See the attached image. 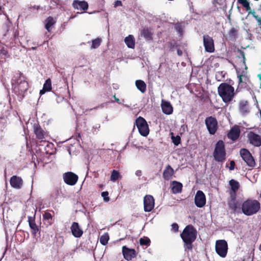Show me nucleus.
<instances>
[{"label": "nucleus", "instance_id": "26", "mask_svg": "<svg viewBox=\"0 0 261 261\" xmlns=\"http://www.w3.org/2000/svg\"><path fill=\"white\" fill-rule=\"evenodd\" d=\"M42 216L43 223L46 226H50L54 223L53 216L48 212H45Z\"/></svg>", "mask_w": 261, "mask_h": 261}, {"label": "nucleus", "instance_id": "39", "mask_svg": "<svg viewBox=\"0 0 261 261\" xmlns=\"http://www.w3.org/2000/svg\"><path fill=\"white\" fill-rule=\"evenodd\" d=\"M238 3L241 4L246 9L247 11H251L250 4L248 0H238Z\"/></svg>", "mask_w": 261, "mask_h": 261}, {"label": "nucleus", "instance_id": "46", "mask_svg": "<svg viewBox=\"0 0 261 261\" xmlns=\"http://www.w3.org/2000/svg\"><path fill=\"white\" fill-rule=\"evenodd\" d=\"M172 229L174 232H177L178 230L179 226L176 223H174L172 224Z\"/></svg>", "mask_w": 261, "mask_h": 261}, {"label": "nucleus", "instance_id": "37", "mask_svg": "<svg viewBox=\"0 0 261 261\" xmlns=\"http://www.w3.org/2000/svg\"><path fill=\"white\" fill-rule=\"evenodd\" d=\"M120 177L121 175L118 171L113 170L112 171L111 175L110 177V180L111 181H115Z\"/></svg>", "mask_w": 261, "mask_h": 261}, {"label": "nucleus", "instance_id": "50", "mask_svg": "<svg viewBox=\"0 0 261 261\" xmlns=\"http://www.w3.org/2000/svg\"><path fill=\"white\" fill-rule=\"evenodd\" d=\"M113 98H114L115 99V101H116L117 103H118V104H121V101L120 100V99L116 97V95L114 94L113 96ZM112 102H114V101H112Z\"/></svg>", "mask_w": 261, "mask_h": 261}, {"label": "nucleus", "instance_id": "35", "mask_svg": "<svg viewBox=\"0 0 261 261\" xmlns=\"http://www.w3.org/2000/svg\"><path fill=\"white\" fill-rule=\"evenodd\" d=\"M239 109H240V112L242 114H245L249 112L248 109V106H247V101H241L240 102Z\"/></svg>", "mask_w": 261, "mask_h": 261}, {"label": "nucleus", "instance_id": "9", "mask_svg": "<svg viewBox=\"0 0 261 261\" xmlns=\"http://www.w3.org/2000/svg\"><path fill=\"white\" fill-rule=\"evenodd\" d=\"M240 153L243 160L248 166L250 167H254L255 165L254 159L248 149L242 148L240 150Z\"/></svg>", "mask_w": 261, "mask_h": 261}, {"label": "nucleus", "instance_id": "10", "mask_svg": "<svg viewBox=\"0 0 261 261\" xmlns=\"http://www.w3.org/2000/svg\"><path fill=\"white\" fill-rule=\"evenodd\" d=\"M203 42L205 51L210 53L214 52V41L212 37L208 35H204L203 36Z\"/></svg>", "mask_w": 261, "mask_h": 261}, {"label": "nucleus", "instance_id": "38", "mask_svg": "<svg viewBox=\"0 0 261 261\" xmlns=\"http://www.w3.org/2000/svg\"><path fill=\"white\" fill-rule=\"evenodd\" d=\"M109 240V236L108 233H105L100 237V243L102 245H106Z\"/></svg>", "mask_w": 261, "mask_h": 261}, {"label": "nucleus", "instance_id": "19", "mask_svg": "<svg viewBox=\"0 0 261 261\" xmlns=\"http://www.w3.org/2000/svg\"><path fill=\"white\" fill-rule=\"evenodd\" d=\"M72 235L75 238H80L83 234V231L77 222H73L71 227Z\"/></svg>", "mask_w": 261, "mask_h": 261}, {"label": "nucleus", "instance_id": "48", "mask_svg": "<svg viewBox=\"0 0 261 261\" xmlns=\"http://www.w3.org/2000/svg\"><path fill=\"white\" fill-rule=\"evenodd\" d=\"M235 162L234 161H231L230 162V166L229 167L230 170H233L235 167Z\"/></svg>", "mask_w": 261, "mask_h": 261}, {"label": "nucleus", "instance_id": "2", "mask_svg": "<svg viewBox=\"0 0 261 261\" xmlns=\"http://www.w3.org/2000/svg\"><path fill=\"white\" fill-rule=\"evenodd\" d=\"M197 237V231L192 225H188L180 234V237L184 242L185 247L188 250L192 249V243Z\"/></svg>", "mask_w": 261, "mask_h": 261}, {"label": "nucleus", "instance_id": "24", "mask_svg": "<svg viewBox=\"0 0 261 261\" xmlns=\"http://www.w3.org/2000/svg\"><path fill=\"white\" fill-rule=\"evenodd\" d=\"M171 191L173 194L180 193L182 191V184L176 180L172 181L171 182Z\"/></svg>", "mask_w": 261, "mask_h": 261}, {"label": "nucleus", "instance_id": "13", "mask_svg": "<svg viewBox=\"0 0 261 261\" xmlns=\"http://www.w3.org/2000/svg\"><path fill=\"white\" fill-rule=\"evenodd\" d=\"M78 178V176L72 172H67L63 174L64 182L70 186L75 185L77 181Z\"/></svg>", "mask_w": 261, "mask_h": 261}, {"label": "nucleus", "instance_id": "30", "mask_svg": "<svg viewBox=\"0 0 261 261\" xmlns=\"http://www.w3.org/2000/svg\"><path fill=\"white\" fill-rule=\"evenodd\" d=\"M136 86L137 89L142 93H144L146 90V84L145 83L141 80L136 81Z\"/></svg>", "mask_w": 261, "mask_h": 261}, {"label": "nucleus", "instance_id": "34", "mask_svg": "<svg viewBox=\"0 0 261 261\" xmlns=\"http://www.w3.org/2000/svg\"><path fill=\"white\" fill-rule=\"evenodd\" d=\"M46 144L44 147V150L46 154H51L54 152V144L48 142L43 141Z\"/></svg>", "mask_w": 261, "mask_h": 261}, {"label": "nucleus", "instance_id": "31", "mask_svg": "<svg viewBox=\"0 0 261 261\" xmlns=\"http://www.w3.org/2000/svg\"><path fill=\"white\" fill-rule=\"evenodd\" d=\"M56 23V21L51 16L48 17L45 20V29L48 32L50 31V28Z\"/></svg>", "mask_w": 261, "mask_h": 261}, {"label": "nucleus", "instance_id": "55", "mask_svg": "<svg viewBox=\"0 0 261 261\" xmlns=\"http://www.w3.org/2000/svg\"><path fill=\"white\" fill-rule=\"evenodd\" d=\"M103 187V185H99V187H100V188H101V187Z\"/></svg>", "mask_w": 261, "mask_h": 261}, {"label": "nucleus", "instance_id": "51", "mask_svg": "<svg viewBox=\"0 0 261 261\" xmlns=\"http://www.w3.org/2000/svg\"><path fill=\"white\" fill-rule=\"evenodd\" d=\"M135 174L137 176H141L142 175V171L141 170H138L136 171V173H135Z\"/></svg>", "mask_w": 261, "mask_h": 261}, {"label": "nucleus", "instance_id": "32", "mask_svg": "<svg viewBox=\"0 0 261 261\" xmlns=\"http://www.w3.org/2000/svg\"><path fill=\"white\" fill-rule=\"evenodd\" d=\"M229 184L230 186L231 187V189L233 191V194L236 195L237 191L239 190L240 188V184L239 182L234 180V179H231L229 181Z\"/></svg>", "mask_w": 261, "mask_h": 261}, {"label": "nucleus", "instance_id": "28", "mask_svg": "<svg viewBox=\"0 0 261 261\" xmlns=\"http://www.w3.org/2000/svg\"><path fill=\"white\" fill-rule=\"evenodd\" d=\"M51 90V80L49 78L47 79L43 87V89L40 90V94L42 95L44 94L46 92L50 91Z\"/></svg>", "mask_w": 261, "mask_h": 261}, {"label": "nucleus", "instance_id": "17", "mask_svg": "<svg viewBox=\"0 0 261 261\" xmlns=\"http://www.w3.org/2000/svg\"><path fill=\"white\" fill-rule=\"evenodd\" d=\"M28 219L29 225L31 229V233L33 236H36L37 233L40 231V228L36 224L35 217L28 216Z\"/></svg>", "mask_w": 261, "mask_h": 261}, {"label": "nucleus", "instance_id": "42", "mask_svg": "<svg viewBox=\"0 0 261 261\" xmlns=\"http://www.w3.org/2000/svg\"><path fill=\"white\" fill-rule=\"evenodd\" d=\"M237 73L238 74V77L239 78V83L241 84L243 83V78L246 81L247 79V76L246 75L247 72L243 71L241 74H239V72L237 70Z\"/></svg>", "mask_w": 261, "mask_h": 261}, {"label": "nucleus", "instance_id": "16", "mask_svg": "<svg viewBox=\"0 0 261 261\" xmlns=\"http://www.w3.org/2000/svg\"><path fill=\"white\" fill-rule=\"evenodd\" d=\"M122 252L124 258L127 261L131 260L137 255V253L134 249H130L126 246L122 247Z\"/></svg>", "mask_w": 261, "mask_h": 261}, {"label": "nucleus", "instance_id": "53", "mask_svg": "<svg viewBox=\"0 0 261 261\" xmlns=\"http://www.w3.org/2000/svg\"><path fill=\"white\" fill-rule=\"evenodd\" d=\"M258 77L259 78L260 80H261V74H258Z\"/></svg>", "mask_w": 261, "mask_h": 261}, {"label": "nucleus", "instance_id": "52", "mask_svg": "<svg viewBox=\"0 0 261 261\" xmlns=\"http://www.w3.org/2000/svg\"><path fill=\"white\" fill-rule=\"evenodd\" d=\"M177 53L179 56H181L182 54V51L180 49H177Z\"/></svg>", "mask_w": 261, "mask_h": 261}, {"label": "nucleus", "instance_id": "7", "mask_svg": "<svg viewBox=\"0 0 261 261\" xmlns=\"http://www.w3.org/2000/svg\"><path fill=\"white\" fill-rule=\"evenodd\" d=\"M215 250L217 253L221 257H225L227 253L228 245L224 240H218L216 242Z\"/></svg>", "mask_w": 261, "mask_h": 261}, {"label": "nucleus", "instance_id": "29", "mask_svg": "<svg viewBox=\"0 0 261 261\" xmlns=\"http://www.w3.org/2000/svg\"><path fill=\"white\" fill-rule=\"evenodd\" d=\"M152 33L148 29L144 28L141 31V35L147 40L152 39Z\"/></svg>", "mask_w": 261, "mask_h": 261}, {"label": "nucleus", "instance_id": "20", "mask_svg": "<svg viewBox=\"0 0 261 261\" xmlns=\"http://www.w3.org/2000/svg\"><path fill=\"white\" fill-rule=\"evenodd\" d=\"M72 6L75 9L85 11L88 9V4L85 1H80L74 0L72 3Z\"/></svg>", "mask_w": 261, "mask_h": 261}, {"label": "nucleus", "instance_id": "57", "mask_svg": "<svg viewBox=\"0 0 261 261\" xmlns=\"http://www.w3.org/2000/svg\"><path fill=\"white\" fill-rule=\"evenodd\" d=\"M145 261H146V260H145Z\"/></svg>", "mask_w": 261, "mask_h": 261}, {"label": "nucleus", "instance_id": "18", "mask_svg": "<svg viewBox=\"0 0 261 261\" xmlns=\"http://www.w3.org/2000/svg\"><path fill=\"white\" fill-rule=\"evenodd\" d=\"M10 184L12 188L20 189L22 186L23 180L20 177L13 175L10 178Z\"/></svg>", "mask_w": 261, "mask_h": 261}, {"label": "nucleus", "instance_id": "41", "mask_svg": "<svg viewBox=\"0 0 261 261\" xmlns=\"http://www.w3.org/2000/svg\"><path fill=\"white\" fill-rule=\"evenodd\" d=\"M171 139H172V142L174 143V144L175 145H176V146L178 145L181 142V138H180V136L177 135L175 137L173 136V133H171Z\"/></svg>", "mask_w": 261, "mask_h": 261}, {"label": "nucleus", "instance_id": "33", "mask_svg": "<svg viewBox=\"0 0 261 261\" xmlns=\"http://www.w3.org/2000/svg\"><path fill=\"white\" fill-rule=\"evenodd\" d=\"M124 42L128 47L134 48L135 47V43L133 36L132 35H128L124 39Z\"/></svg>", "mask_w": 261, "mask_h": 261}, {"label": "nucleus", "instance_id": "5", "mask_svg": "<svg viewBox=\"0 0 261 261\" xmlns=\"http://www.w3.org/2000/svg\"><path fill=\"white\" fill-rule=\"evenodd\" d=\"M226 155L224 143L222 140H219L215 145L213 152L214 158L216 161L223 163L226 160Z\"/></svg>", "mask_w": 261, "mask_h": 261}, {"label": "nucleus", "instance_id": "56", "mask_svg": "<svg viewBox=\"0 0 261 261\" xmlns=\"http://www.w3.org/2000/svg\"><path fill=\"white\" fill-rule=\"evenodd\" d=\"M36 48V47H32V49H35Z\"/></svg>", "mask_w": 261, "mask_h": 261}, {"label": "nucleus", "instance_id": "4", "mask_svg": "<svg viewBox=\"0 0 261 261\" xmlns=\"http://www.w3.org/2000/svg\"><path fill=\"white\" fill-rule=\"evenodd\" d=\"M260 208V203L256 200L251 199H248L244 201L241 206L243 213L246 216H251L256 214Z\"/></svg>", "mask_w": 261, "mask_h": 261}, {"label": "nucleus", "instance_id": "49", "mask_svg": "<svg viewBox=\"0 0 261 261\" xmlns=\"http://www.w3.org/2000/svg\"><path fill=\"white\" fill-rule=\"evenodd\" d=\"M114 5V7H117L118 6H121L122 5V3L121 1L117 0L115 2Z\"/></svg>", "mask_w": 261, "mask_h": 261}, {"label": "nucleus", "instance_id": "43", "mask_svg": "<svg viewBox=\"0 0 261 261\" xmlns=\"http://www.w3.org/2000/svg\"><path fill=\"white\" fill-rule=\"evenodd\" d=\"M230 37L236 38L238 35V30L234 28H232L229 32Z\"/></svg>", "mask_w": 261, "mask_h": 261}, {"label": "nucleus", "instance_id": "14", "mask_svg": "<svg viewBox=\"0 0 261 261\" xmlns=\"http://www.w3.org/2000/svg\"><path fill=\"white\" fill-rule=\"evenodd\" d=\"M195 204L198 207H202L206 203V198L204 193L198 190L195 195L194 198Z\"/></svg>", "mask_w": 261, "mask_h": 261}, {"label": "nucleus", "instance_id": "11", "mask_svg": "<svg viewBox=\"0 0 261 261\" xmlns=\"http://www.w3.org/2000/svg\"><path fill=\"white\" fill-rule=\"evenodd\" d=\"M33 131L36 138L41 141H43L48 136V132L44 130L38 123L34 124Z\"/></svg>", "mask_w": 261, "mask_h": 261}, {"label": "nucleus", "instance_id": "15", "mask_svg": "<svg viewBox=\"0 0 261 261\" xmlns=\"http://www.w3.org/2000/svg\"><path fill=\"white\" fill-rule=\"evenodd\" d=\"M247 138L249 143L255 147H259L261 146V137L254 133L250 132L247 134Z\"/></svg>", "mask_w": 261, "mask_h": 261}, {"label": "nucleus", "instance_id": "23", "mask_svg": "<svg viewBox=\"0 0 261 261\" xmlns=\"http://www.w3.org/2000/svg\"><path fill=\"white\" fill-rule=\"evenodd\" d=\"M228 205L229 208L232 210L233 212H236L240 207V204L236 199V194H231L230 200L228 201Z\"/></svg>", "mask_w": 261, "mask_h": 261}, {"label": "nucleus", "instance_id": "44", "mask_svg": "<svg viewBox=\"0 0 261 261\" xmlns=\"http://www.w3.org/2000/svg\"><path fill=\"white\" fill-rule=\"evenodd\" d=\"M101 196L103 197L105 202H108L110 201V197H109V192L108 191L102 192L101 193Z\"/></svg>", "mask_w": 261, "mask_h": 261}, {"label": "nucleus", "instance_id": "8", "mask_svg": "<svg viewBox=\"0 0 261 261\" xmlns=\"http://www.w3.org/2000/svg\"><path fill=\"white\" fill-rule=\"evenodd\" d=\"M205 124L208 132L211 135H214L218 128V121L216 118L209 116L205 118Z\"/></svg>", "mask_w": 261, "mask_h": 261}, {"label": "nucleus", "instance_id": "36", "mask_svg": "<svg viewBox=\"0 0 261 261\" xmlns=\"http://www.w3.org/2000/svg\"><path fill=\"white\" fill-rule=\"evenodd\" d=\"M101 39L100 38H97L92 41V45L91 46V49H95L98 48L101 44Z\"/></svg>", "mask_w": 261, "mask_h": 261}, {"label": "nucleus", "instance_id": "25", "mask_svg": "<svg viewBox=\"0 0 261 261\" xmlns=\"http://www.w3.org/2000/svg\"><path fill=\"white\" fill-rule=\"evenodd\" d=\"M174 170L170 165L166 166L163 173V177L165 180L170 179L174 174Z\"/></svg>", "mask_w": 261, "mask_h": 261}, {"label": "nucleus", "instance_id": "22", "mask_svg": "<svg viewBox=\"0 0 261 261\" xmlns=\"http://www.w3.org/2000/svg\"><path fill=\"white\" fill-rule=\"evenodd\" d=\"M237 53V57L238 58L237 61L238 64H239V65L241 66H244L245 69L247 70V66L246 64V58L244 52L240 49H238Z\"/></svg>", "mask_w": 261, "mask_h": 261}, {"label": "nucleus", "instance_id": "47", "mask_svg": "<svg viewBox=\"0 0 261 261\" xmlns=\"http://www.w3.org/2000/svg\"><path fill=\"white\" fill-rule=\"evenodd\" d=\"M176 44V43L175 41H172L170 42H168V45L170 48H173L175 45Z\"/></svg>", "mask_w": 261, "mask_h": 261}, {"label": "nucleus", "instance_id": "45", "mask_svg": "<svg viewBox=\"0 0 261 261\" xmlns=\"http://www.w3.org/2000/svg\"><path fill=\"white\" fill-rule=\"evenodd\" d=\"M175 29L177 32H178L180 34H182L183 30H182V26L180 24H179V23L175 24Z\"/></svg>", "mask_w": 261, "mask_h": 261}, {"label": "nucleus", "instance_id": "3", "mask_svg": "<svg viewBox=\"0 0 261 261\" xmlns=\"http://www.w3.org/2000/svg\"><path fill=\"white\" fill-rule=\"evenodd\" d=\"M218 93L222 101L225 103H228L232 101L234 97V88L227 83H222L218 87Z\"/></svg>", "mask_w": 261, "mask_h": 261}, {"label": "nucleus", "instance_id": "21", "mask_svg": "<svg viewBox=\"0 0 261 261\" xmlns=\"http://www.w3.org/2000/svg\"><path fill=\"white\" fill-rule=\"evenodd\" d=\"M240 135V129L238 126H233L227 134V137L232 141L237 140Z\"/></svg>", "mask_w": 261, "mask_h": 261}, {"label": "nucleus", "instance_id": "6", "mask_svg": "<svg viewBox=\"0 0 261 261\" xmlns=\"http://www.w3.org/2000/svg\"><path fill=\"white\" fill-rule=\"evenodd\" d=\"M135 124L138 129L140 134L146 137L149 133V128L146 120L142 117L139 116L135 121Z\"/></svg>", "mask_w": 261, "mask_h": 261}, {"label": "nucleus", "instance_id": "40", "mask_svg": "<svg viewBox=\"0 0 261 261\" xmlns=\"http://www.w3.org/2000/svg\"><path fill=\"white\" fill-rule=\"evenodd\" d=\"M139 241L140 245L142 246H149L150 244V240L147 237L141 238Z\"/></svg>", "mask_w": 261, "mask_h": 261}, {"label": "nucleus", "instance_id": "27", "mask_svg": "<svg viewBox=\"0 0 261 261\" xmlns=\"http://www.w3.org/2000/svg\"><path fill=\"white\" fill-rule=\"evenodd\" d=\"M162 111L164 114L170 115L173 112V108L169 102L164 101L162 103Z\"/></svg>", "mask_w": 261, "mask_h": 261}, {"label": "nucleus", "instance_id": "1", "mask_svg": "<svg viewBox=\"0 0 261 261\" xmlns=\"http://www.w3.org/2000/svg\"><path fill=\"white\" fill-rule=\"evenodd\" d=\"M12 85L14 92L20 96H23L25 92L29 88V84L26 81V77L21 72L15 73L12 79Z\"/></svg>", "mask_w": 261, "mask_h": 261}, {"label": "nucleus", "instance_id": "54", "mask_svg": "<svg viewBox=\"0 0 261 261\" xmlns=\"http://www.w3.org/2000/svg\"><path fill=\"white\" fill-rule=\"evenodd\" d=\"M97 109V107H95L93 108V109ZM93 110V109H91L90 110Z\"/></svg>", "mask_w": 261, "mask_h": 261}, {"label": "nucleus", "instance_id": "12", "mask_svg": "<svg viewBox=\"0 0 261 261\" xmlns=\"http://www.w3.org/2000/svg\"><path fill=\"white\" fill-rule=\"evenodd\" d=\"M144 210L146 212H151L154 207V199L152 195H146L144 197Z\"/></svg>", "mask_w": 261, "mask_h": 261}]
</instances>
